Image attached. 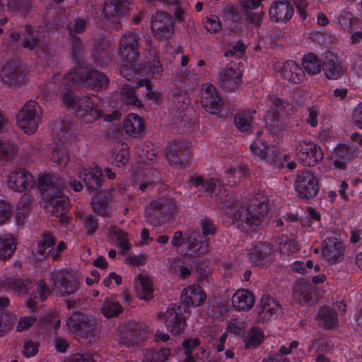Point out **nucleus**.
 <instances>
[{
  "mask_svg": "<svg viewBox=\"0 0 362 362\" xmlns=\"http://www.w3.org/2000/svg\"><path fill=\"white\" fill-rule=\"evenodd\" d=\"M62 98L65 106L74 110L76 117L84 123H92L102 115L100 100L95 96L76 98L70 93H64Z\"/></svg>",
  "mask_w": 362,
  "mask_h": 362,
  "instance_id": "1",
  "label": "nucleus"
},
{
  "mask_svg": "<svg viewBox=\"0 0 362 362\" xmlns=\"http://www.w3.org/2000/svg\"><path fill=\"white\" fill-rule=\"evenodd\" d=\"M267 198L263 195L255 196L245 204L235 209L231 214L235 221L245 222L250 226H257L268 214Z\"/></svg>",
  "mask_w": 362,
  "mask_h": 362,
  "instance_id": "2",
  "label": "nucleus"
},
{
  "mask_svg": "<svg viewBox=\"0 0 362 362\" xmlns=\"http://www.w3.org/2000/svg\"><path fill=\"white\" fill-rule=\"evenodd\" d=\"M49 176H42L39 180L40 189L47 193L45 197V209L48 214L62 217L66 211L68 198L59 189L51 185Z\"/></svg>",
  "mask_w": 362,
  "mask_h": 362,
  "instance_id": "3",
  "label": "nucleus"
},
{
  "mask_svg": "<svg viewBox=\"0 0 362 362\" xmlns=\"http://www.w3.org/2000/svg\"><path fill=\"white\" fill-rule=\"evenodd\" d=\"M68 330L85 339L88 343L95 342L100 338V328L91 318L82 313H74L66 320Z\"/></svg>",
  "mask_w": 362,
  "mask_h": 362,
  "instance_id": "4",
  "label": "nucleus"
},
{
  "mask_svg": "<svg viewBox=\"0 0 362 362\" xmlns=\"http://www.w3.org/2000/svg\"><path fill=\"white\" fill-rule=\"evenodd\" d=\"M79 276L73 271L59 269L50 275L53 289L61 296H70L75 293L78 288Z\"/></svg>",
  "mask_w": 362,
  "mask_h": 362,
  "instance_id": "5",
  "label": "nucleus"
},
{
  "mask_svg": "<svg viewBox=\"0 0 362 362\" xmlns=\"http://www.w3.org/2000/svg\"><path fill=\"white\" fill-rule=\"evenodd\" d=\"M42 110L34 100L28 101L17 117V124L27 134H34L41 121Z\"/></svg>",
  "mask_w": 362,
  "mask_h": 362,
  "instance_id": "6",
  "label": "nucleus"
},
{
  "mask_svg": "<svg viewBox=\"0 0 362 362\" xmlns=\"http://www.w3.org/2000/svg\"><path fill=\"white\" fill-rule=\"evenodd\" d=\"M147 332L141 324L130 322L127 325L118 328L115 339L123 346H131L141 341Z\"/></svg>",
  "mask_w": 362,
  "mask_h": 362,
  "instance_id": "7",
  "label": "nucleus"
},
{
  "mask_svg": "<svg viewBox=\"0 0 362 362\" xmlns=\"http://www.w3.org/2000/svg\"><path fill=\"white\" fill-rule=\"evenodd\" d=\"M267 103V105L264 110L266 124L270 130L274 129V132L276 133L275 129L277 131L281 129V124L278 119L284 113L288 103L275 95L271 96Z\"/></svg>",
  "mask_w": 362,
  "mask_h": 362,
  "instance_id": "8",
  "label": "nucleus"
},
{
  "mask_svg": "<svg viewBox=\"0 0 362 362\" xmlns=\"http://www.w3.org/2000/svg\"><path fill=\"white\" fill-rule=\"evenodd\" d=\"M6 182L8 188L16 192H26L35 185L33 176L28 171L18 168L6 175Z\"/></svg>",
  "mask_w": 362,
  "mask_h": 362,
  "instance_id": "9",
  "label": "nucleus"
},
{
  "mask_svg": "<svg viewBox=\"0 0 362 362\" xmlns=\"http://www.w3.org/2000/svg\"><path fill=\"white\" fill-rule=\"evenodd\" d=\"M158 320L163 321L167 329L172 334L182 333L185 328V321L182 313L176 306L169 307L164 313L157 314Z\"/></svg>",
  "mask_w": 362,
  "mask_h": 362,
  "instance_id": "10",
  "label": "nucleus"
},
{
  "mask_svg": "<svg viewBox=\"0 0 362 362\" xmlns=\"http://www.w3.org/2000/svg\"><path fill=\"white\" fill-rule=\"evenodd\" d=\"M296 156L305 165L313 166L323 158V153L318 146L311 141L303 140L296 147Z\"/></svg>",
  "mask_w": 362,
  "mask_h": 362,
  "instance_id": "11",
  "label": "nucleus"
},
{
  "mask_svg": "<svg viewBox=\"0 0 362 362\" xmlns=\"http://www.w3.org/2000/svg\"><path fill=\"white\" fill-rule=\"evenodd\" d=\"M296 190L301 198L309 199L315 197L318 192V184L313 173L303 171L298 174Z\"/></svg>",
  "mask_w": 362,
  "mask_h": 362,
  "instance_id": "12",
  "label": "nucleus"
},
{
  "mask_svg": "<svg viewBox=\"0 0 362 362\" xmlns=\"http://www.w3.org/2000/svg\"><path fill=\"white\" fill-rule=\"evenodd\" d=\"M201 103L210 114H218L223 107V102L216 88L211 83H204L201 88Z\"/></svg>",
  "mask_w": 362,
  "mask_h": 362,
  "instance_id": "13",
  "label": "nucleus"
},
{
  "mask_svg": "<svg viewBox=\"0 0 362 362\" xmlns=\"http://www.w3.org/2000/svg\"><path fill=\"white\" fill-rule=\"evenodd\" d=\"M257 310V320L260 322L276 320L282 313V308L279 302L269 296L262 298Z\"/></svg>",
  "mask_w": 362,
  "mask_h": 362,
  "instance_id": "14",
  "label": "nucleus"
},
{
  "mask_svg": "<svg viewBox=\"0 0 362 362\" xmlns=\"http://www.w3.org/2000/svg\"><path fill=\"white\" fill-rule=\"evenodd\" d=\"M217 76L219 83L228 90L235 88L242 81V72L238 65L233 62L221 69Z\"/></svg>",
  "mask_w": 362,
  "mask_h": 362,
  "instance_id": "15",
  "label": "nucleus"
},
{
  "mask_svg": "<svg viewBox=\"0 0 362 362\" xmlns=\"http://www.w3.org/2000/svg\"><path fill=\"white\" fill-rule=\"evenodd\" d=\"M153 35L159 39L168 38L173 30V22L171 16L163 12H156L153 16L151 24Z\"/></svg>",
  "mask_w": 362,
  "mask_h": 362,
  "instance_id": "16",
  "label": "nucleus"
},
{
  "mask_svg": "<svg viewBox=\"0 0 362 362\" xmlns=\"http://www.w3.org/2000/svg\"><path fill=\"white\" fill-rule=\"evenodd\" d=\"M134 34H124L119 43V53L123 62L132 64L135 62L138 56V42Z\"/></svg>",
  "mask_w": 362,
  "mask_h": 362,
  "instance_id": "17",
  "label": "nucleus"
},
{
  "mask_svg": "<svg viewBox=\"0 0 362 362\" xmlns=\"http://www.w3.org/2000/svg\"><path fill=\"white\" fill-rule=\"evenodd\" d=\"M274 68L286 80L294 83H300L305 76L303 71L294 61L277 62Z\"/></svg>",
  "mask_w": 362,
  "mask_h": 362,
  "instance_id": "18",
  "label": "nucleus"
},
{
  "mask_svg": "<svg viewBox=\"0 0 362 362\" xmlns=\"http://www.w3.org/2000/svg\"><path fill=\"white\" fill-rule=\"evenodd\" d=\"M76 177L83 179L85 186L88 190H95L102 185V172L96 165L88 168H78Z\"/></svg>",
  "mask_w": 362,
  "mask_h": 362,
  "instance_id": "19",
  "label": "nucleus"
},
{
  "mask_svg": "<svg viewBox=\"0 0 362 362\" xmlns=\"http://www.w3.org/2000/svg\"><path fill=\"white\" fill-rule=\"evenodd\" d=\"M129 0H106L103 13L110 21L116 22L128 9Z\"/></svg>",
  "mask_w": 362,
  "mask_h": 362,
  "instance_id": "20",
  "label": "nucleus"
},
{
  "mask_svg": "<svg viewBox=\"0 0 362 362\" xmlns=\"http://www.w3.org/2000/svg\"><path fill=\"white\" fill-rule=\"evenodd\" d=\"M322 255L329 263L341 260L343 256L342 243L335 237L327 238L322 249Z\"/></svg>",
  "mask_w": 362,
  "mask_h": 362,
  "instance_id": "21",
  "label": "nucleus"
},
{
  "mask_svg": "<svg viewBox=\"0 0 362 362\" xmlns=\"http://www.w3.org/2000/svg\"><path fill=\"white\" fill-rule=\"evenodd\" d=\"M181 298L187 305L197 307L204 303L206 294L199 286L191 285L182 290Z\"/></svg>",
  "mask_w": 362,
  "mask_h": 362,
  "instance_id": "22",
  "label": "nucleus"
},
{
  "mask_svg": "<svg viewBox=\"0 0 362 362\" xmlns=\"http://www.w3.org/2000/svg\"><path fill=\"white\" fill-rule=\"evenodd\" d=\"M293 14V8L289 3L282 1H274L269 9V16L275 22H286Z\"/></svg>",
  "mask_w": 362,
  "mask_h": 362,
  "instance_id": "23",
  "label": "nucleus"
},
{
  "mask_svg": "<svg viewBox=\"0 0 362 362\" xmlns=\"http://www.w3.org/2000/svg\"><path fill=\"white\" fill-rule=\"evenodd\" d=\"M35 289L28 299L25 306L31 312L36 311L49 295V289L45 283H35L33 286Z\"/></svg>",
  "mask_w": 362,
  "mask_h": 362,
  "instance_id": "24",
  "label": "nucleus"
},
{
  "mask_svg": "<svg viewBox=\"0 0 362 362\" xmlns=\"http://www.w3.org/2000/svg\"><path fill=\"white\" fill-rule=\"evenodd\" d=\"M134 286L137 297L144 300H149L153 297L154 288L152 280L146 276H138L134 279Z\"/></svg>",
  "mask_w": 362,
  "mask_h": 362,
  "instance_id": "25",
  "label": "nucleus"
},
{
  "mask_svg": "<svg viewBox=\"0 0 362 362\" xmlns=\"http://www.w3.org/2000/svg\"><path fill=\"white\" fill-rule=\"evenodd\" d=\"M325 59L326 61L323 63V71L326 78L337 80L344 74V69L332 54H326Z\"/></svg>",
  "mask_w": 362,
  "mask_h": 362,
  "instance_id": "26",
  "label": "nucleus"
},
{
  "mask_svg": "<svg viewBox=\"0 0 362 362\" xmlns=\"http://www.w3.org/2000/svg\"><path fill=\"white\" fill-rule=\"evenodd\" d=\"M255 298L246 289H239L233 296L232 304L237 310H248L254 305Z\"/></svg>",
  "mask_w": 362,
  "mask_h": 362,
  "instance_id": "27",
  "label": "nucleus"
},
{
  "mask_svg": "<svg viewBox=\"0 0 362 362\" xmlns=\"http://www.w3.org/2000/svg\"><path fill=\"white\" fill-rule=\"evenodd\" d=\"M0 78L6 84L18 82L22 78V69L16 62L5 64L1 71Z\"/></svg>",
  "mask_w": 362,
  "mask_h": 362,
  "instance_id": "28",
  "label": "nucleus"
},
{
  "mask_svg": "<svg viewBox=\"0 0 362 362\" xmlns=\"http://www.w3.org/2000/svg\"><path fill=\"white\" fill-rule=\"evenodd\" d=\"M354 150L346 144L338 145L332 152L334 158V165L336 168L344 170L346 163L354 157Z\"/></svg>",
  "mask_w": 362,
  "mask_h": 362,
  "instance_id": "29",
  "label": "nucleus"
},
{
  "mask_svg": "<svg viewBox=\"0 0 362 362\" xmlns=\"http://www.w3.org/2000/svg\"><path fill=\"white\" fill-rule=\"evenodd\" d=\"M47 256H50L54 259L58 257V254L55 252L54 247V238L49 234L45 235L38 243L35 252V257L38 260L42 259Z\"/></svg>",
  "mask_w": 362,
  "mask_h": 362,
  "instance_id": "30",
  "label": "nucleus"
},
{
  "mask_svg": "<svg viewBox=\"0 0 362 362\" xmlns=\"http://www.w3.org/2000/svg\"><path fill=\"white\" fill-rule=\"evenodd\" d=\"M197 235L190 233L187 236V248L185 252L189 255H201L207 252L209 245L206 241H198Z\"/></svg>",
  "mask_w": 362,
  "mask_h": 362,
  "instance_id": "31",
  "label": "nucleus"
},
{
  "mask_svg": "<svg viewBox=\"0 0 362 362\" xmlns=\"http://www.w3.org/2000/svg\"><path fill=\"white\" fill-rule=\"evenodd\" d=\"M123 127L125 132L132 136H139L144 130L143 119L136 115L130 114L124 119Z\"/></svg>",
  "mask_w": 362,
  "mask_h": 362,
  "instance_id": "32",
  "label": "nucleus"
},
{
  "mask_svg": "<svg viewBox=\"0 0 362 362\" xmlns=\"http://www.w3.org/2000/svg\"><path fill=\"white\" fill-rule=\"evenodd\" d=\"M16 249V240L11 234L0 235V259L10 258Z\"/></svg>",
  "mask_w": 362,
  "mask_h": 362,
  "instance_id": "33",
  "label": "nucleus"
},
{
  "mask_svg": "<svg viewBox=\"0 0 362 362\" xmlns=\"http://www.w3.org/2000/svg\"><path fill=\"white\" fill-rule=\"evenodd\" d=\"M245 328V323L240 319H232L227 322L225 333L229 337L228 343H234L240 337Z\"/></svg>",
  "mask_w": 362,
  "mask_h": 362,
  "instance_id": "34",
  "label": "nucleus"
},
{
  "mask_svg": "<svg viewBox=\"0 0 362 362\" xmlns=\"http://www.w3.org/2000/svg\"><path fill=\"white\" fill-rule=\"evenodd\" d=\"M278 250L285 256H289L297 252L300 247L298 243L286 235H281L277 238Z\"/></svg>",
  "mask_w": 362,
  "mask_h": 362,
  "instance_id": "35",
  "label": "nucleus"
},
{
  "mask_svg": "<svg viewBox=\"0 0 362 362\" xmlns=\"http://www.w3.org/2000/svg\"><path fill=\"white\" fill-rule=\"evenodd\" d=\"M84 81L86 85L95 90L106 88L108 85L107 77L103 73L93 71L86 74Z\"/></svg>",
  "mask_w": 362,
  "mask_h": 362,
  "instance_id": "36",
  "label": "nucleus"
},
{
  "mask_svg": "<svg viewBox=\"0 0 362 362\" xmlns=\"http://www.w3.org/2000/svg\"><path fill=\"white\" fill-rule=\"evenodd\" d=\"M100 311L106 318L117 316L122 311V308L115 297H107L103 302Z\"/></svg>",
  "mask_w": 362,
  "mask_h": 362,
  "instance_id": "37",
  "label": "nucleus"
},
{
  "mask_svg": "<svg viewBox=\"0 0 362 362\" xmlns=\"http://www.w3.org/2000/svg\"><path fill=\"white\" fill-rule=\"evenodd\" d=\"M164 211L160 202H151L145 209V218L148 223L153 226L161 223V214Z\"/></svg>",
  "mask_w": 362,
  "mask_h": 362,
  "instance_id": "38",
  "label": "nucleus"
},
{
  "mask_svg": "<svg viewBox=\"0 0 362 362\" xmlns=\"http://www.w3.org/2000/svg\"><path fill=\"white\" fill-rule=\"evenodd\" d=\"M320 324L325 328H332L338 323L336 312L329 308H322L318 313Z\"/></svg>",
  "mask_w": 362,
  "mask_h": 362,
  "instance_id": "39",
  "label": "nucleus"
},
{
  "mask_svg": "<svg viewBox=\"0 0 362 362\" xmlns=\"http://www.w3.org/2000/svg\"><path fill=\"white\" fill-rule=\"evenodd\" d=\"M136 179L138 182L139 189L141 191H144L153 187L154 182L158 179V175L156 170H149L144 172L142 175H136Z\"/></svg>",
  "mask_w": 362,
  "mask_h": 362,
  "instance_id": "40",
  "label": "nucleus"
},
{
  "mask_svg": "<svg viewBox=\"0 0 362 362\" xmlns=\"http://www.w3.org/2000/svg\"><path fill=\"white\" fill-rule=\"evenodd\" d=\"M293 298L300 304L309 303L312 298V288L306 284H298L294 287Z\"/></svg>",
  "mask_w": 362,
  "mask_h": 362,
  "instance_id": "41",
  "label": "nucleus"
},
{
  "mask_svg": "<svg viewBox=\"0 0 362 362\" xmlns=\"http://www.w3.org/2000/svg\"><path fill=\"white\" fill-rule=\"evenodd\" d=\"M110 234L112 240L116 241V244L119 247L121 252H124L129 250L131 245L129 243L127 234L116 226H111Z\"/></svg>",
  "mask_w": 362,
  "mask_h": 362,
  "instance_id": "42",
  "label": "nucleus"
},
{
  "mask_svg": "<svg viewBox=\"0 0 362 362\" xmlns=\"http://www.w3.org/2000/svg\"><path fill=\"white\" fill-rule=\"evenodd\" d=\"M236 127L242 132H248L252 127V117L248 111H241L235 116Z\"/></svg>",
  "mask_w": 362,
  "mask_h": 362,
  "instance_id": "43",
  "label": "nucleus"
},
{
  "mask_svg": "<svg viewBox=\"0 0 362 362\" xmlns=\"http://www.w3.org/2000/svg\"><path fill=\"white\" fill-rule=\"evenodd\" d=\"M251 151L253 153L259 157L265 163L267 159H269L272 151H270L268 144L262 139H257L250 146Z\"/></svg>",
  "mask_w": 362,
  "mask_h": 362,
  "instance_id": "44",
  "label": "nucleus"
},
{
  "mask_svg": "<svg viewBox=\"0 0 362 362\" xmlns=\"http://www.w3.org/2000/svg\"><path fill=\"white\" fill-rule=\"evenodd\" d=\"M270 252L269 246L264 243H259L254 248L249 250L248 256L251 262L256 264L262 263L263 259Z\"/></svg>",
  "mask_w": 362,
  "mask_h": 362,
  "instance_id": "45",
  "label": "nucleus"
},
{
  "mask_svg": "<svg viewBox=\"0 0 362 362\" xmlns=\"http://www.w3.org/2000/svg\"><path fill=\"white\" fill-rule=\"evenodd\" d=\"M50 160L59 165H66L69 160L68 151L64 145L55 144L51 148Z\"/></svg>",
  "mask_w": 362,
  "mask_h": 362,
  "instance_id": "46",
  "label": "nucleus"
},
{
  "mask_svg": "<svg viewBox=\"0 0 362 362\" xmlns=\"http://www.w3.org/2000/svg\"><path fill=\"white\" fill-rule=\"evenodd\" d=\"M303 66L305 71L309 74H317L320 72L321 63L317 56L313 54H308L303 59Z\"/></svg>",
  "mask_w": 362,
  "mask_h": 362,
  "instance_id": "47",
  "label": "nucleus"
},
{
  "mask_svg": "<svg viewBox=\"0 0 362 362\" xmlns=\"http://www.w3.org/2000/svg\"><path fill=\"white\" fill-rule=\"evenodd\" d=\"M337 23L344 30L350 32L354 25L355 18L352 13L341 10L336 15Z\"/></svg>",
  "mask_w": 362,
  "mask_h": 362,
  "instance_id": "48",
  "label": "nucleus"
},
{
  "mask_svg": "<svg viewBox=\"0 0 362 362\" xmlns=\"http://www.w3.org/2000/svg\"><path fill=\"white\" fill-rule=\"evenodd\" d=\"M92 207L95 212L103 215H109L111 211L110 206V199L107 198L102 199L100 194H95L92 199Z\"/></svg>",
  "mask_w": 362,
  "mask_h": 362,
  "instance_id": "49",
  "label": "nucleus"
},
{
  "mask_svg": "<svg viewBox=\"0 0 362 362\" xmlns=\"http://www.w3.org/2000/svg\"><path fill=\"white\" fill-rule=\"evenodd\" d=\"M182 151L177 150L174 146H170L167 148L166 157L171 165L177 168H185L187 165V159L180 158Z\"/></svg>",
  "mask_w": 362,
  "mask_h": 362,
  "instance_id": "50",
  "label": "nucleus"
},
{
  "mask_svg": "<svg viewBox=\"0 0 362 362\" xmlns=\"http://www.w3.org/2000/svg\"><path fill=\"white\" fill-rule=\"evenodd\" d=\"M170 355L168 348H163L158 351H147L145 354L144 362H165Z\"/></svg>",
  "mask_w": 362,
  "mask_h": 362,
  "instance_id": "51",
  "label": "nucleus"
},
{
  "mask_svg": "<svg viewBox=\"0 0 362 362\" xmlns=\"http://www.w3.org/2000/svg\"><path fill=\"white\" fill-rule=\"evenodd\" d=\"M263 338L264 334L262 329L255 327L247 333L245 339V346L247 348H255L261 344Z\"/></svg>",
  "mask_w": 362,
  "mask_h": 362,
  "instance_id": "52",
  "label": "nucleus"
},
{
  "mask_svg": "<svg viewBox=\"0 0 362 362\" xmlns=\"http://www.w3.org/2000/svg\"><path fill=\"white\" fill-rule=\"evenodd\" d=\"M170 269L173 272L177 274L178 276L182 279H185L190 276L192 271L191 268H189L188 265L185 264L180 258L173 259L170 263Z\"/></svg>",
  "mask_w": 362,
  "mask_h": 362,
  "instance_id": "53",
  "label": "nucleus"
},
{
  "mask_svg": "<svg viewBox=\"0 0 362 362\" xmlns=\"http://www.w3.org/2000/svg\"><path fill=\"white\" fill-rule=\"evenodd\" d=\"M112 162L117 166L124 165L129 160V153L126 145L122 144L112 153Z\"/></svg>",
  "mask_w": 362,
  "mask_h": 362,
  "instance_id": "54",
  "label": "nucleus"
},
{
  "mask_svg": "<svg viewBox=\"0 0 362 362\" xmlns=\"http://www.w3.org/2000/svg\"><path fill=\"white\" fill-rule=\"evenodd\" d=\"M23 46L36 52H38L40 50L44 52L46 47L45 37L43 36L42 38L31 37L30 38L25 39L23 42Z\"/></svg>",
  "mask_w": 362,
  "mask_h": 362,
  "instance_id": "55",
  "label": "nucleus"
},
{
  "mask_svg": "<svg viewBox=\"0 0 362 362\" xmlns=\"http://www.w3.org/2000/svg\"><path fill=\"white\" fill-rule=\"evenodd\" d=\"M145 86L146 90V99L151 100L153 103H158L161 98V94L151 87V82L147 79L139 80L136 84V87Z\"/></svg>",
  "mask_w": 362,
  "mask_h": 362,
  "instance_id": "56",
  "label": "nucleus"
},
{
  "mask_svg": "<svg viewBox=\"0 0 362 362\" xmlns=\"http://www.w3.org/2000/svg\"><path fill=\"white\" fill-rule=\"evenodd\" d=\"M246 168L245 166L233 167L226 171L228 179V185L233 186L237 184L238 180H240L246 173Z\"/></svg>",
  "mask_w": 362,
  "mask_h": 362,
  "instance_id": "57",
  "label": "nucleus"
},
{
  "mask_svg": "<svg viewBox=\"0 0 362 362\" xmlns=\"http://www.w3.org/2000/svg\"><path fill=\"white\" fill-rule=\"evenodd\" d=\"M289 155H284L283 157L274 153L273 151L270 154L269 159H267L266 164L270 165L273 168H281L286 165V163L290 160Z\"/></svg>",
  "mask_w": 362,
  "mask_h": 362,
  "instance_id": "58",
  "label": "nucleus"
},
{
  "mask_svg": "<svg viewBox=\"0 0 362 362\" xmlns=\"http://www.w3.org/2000/svg\"><path fill=\"white\" fill-rule=\"evenodd\" d=\"M160 63L156 56H153L151 61H148L144 67V72L146 74H151L153 77L159 76L162 73Z\"/></svg>",
  "mask_w": 362,
  "mask_h": 362,
  "instance_id": "59",
  "label": "nucleus"
},
{
  "mask_svg": "<svg viewBox=\"0 0 362 362\" xmlns=\"http://www.w3.org/2000/svg\"><path fill=\"white\" fill-rule=\"evenodd\" d=\"M122 99L127 104L134 105L136 107L141 106V102L134 94V89L131 87H124L121 92Z\"/></svg>",
  "mask_w": 362,
  "mask_h": 362,
  "instance_id": "60",
  "label": "nucleus"
},
{
  "mask_svg": "<svg viewBox=\"0 0 362 362\" xmlns=\"http://www.w3.org/2000/svg\"><path fill=\"white\" fill-rule=\"evenodd\" d=\"M313 263L311 260H308L306 262L301 261H296L291 265V269L293 272L304 274L309 273L313 269Z\"/></svg>",
  "mask_w": 362,
  "mask_h": 362,
  "instance_id": "61",
  "label": "nucleus"
},
{
  "mask_svg": "<svg viewBox=\"0 0 362 362\" xmlns=\"http://www.w3.org/2000/svg\"><path fill=\"white\" fill-rule=\"evenodd\" d=\"M18 147L10 141H0V159H4L7 156H13L17 152Z\"/></svg>",
  "mask_w": 362,
  "mask_h": 362,
  "instance_id": "62",
  "label": "nucleus"
},
{
  "mask_svg": "<svg viewBox=\"0 0 362 362\" xmlns=\"http://www.w3.org/2000/svg\"><path fill=\"white\" fill-rule=\"evenodd\" d=\"M205 28L211 33H216L220 31L221 29V23L219 18L216 15H211L208 17L206 21Z\"/></svg>",
  "mask_w": 362,
  "mask_h": 362,
  "instance_id": "63",
  "label": "nucleus"
},
{
  "mask_svg": "<svg viewBox=\"0 0 362 362\" xmlns=\"http://www.w3.org/2000/svg\"><path fill=\"white\" fill-rule=\"evenodd\" d=\"M351 120L357 128L362 129V102L359 103L353 109Z\"/></svg>",
  "mask_w": 362,
  "mask_h": 362,
  "instance_id": "64",
  "label": "nucleus"
}]
</instances>
